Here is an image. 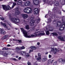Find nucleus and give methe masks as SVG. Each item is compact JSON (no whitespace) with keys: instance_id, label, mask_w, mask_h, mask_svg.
<instances>
[{"instance_id":"37","label":"nucleus","mask_w":65,"mask_h":65,"mask_svg":"<svg viewBox=\"0 0 65 65\" xmlns=\"http://www.w3.org/2000/svg\"><path fill=\"white\" fill-rule=\"evenodd\" d=\"M3 52H2V51H0V54H2V55H3Z\"/></svg>"},{"instance_id":"17","label":"nucleus","mask_w":65,"mask_h":65,"mask_svg":"<svg viewBox=\"0 0 65 65\" xmlns=\"http://www.w3.org/2000/svg\"><path fill=\"white\" fill-rule=\"evenodd\" d=\"M58 38L59 39H60L61 41H64V37H63L61 36H59L58 37Z\"/></svg>"},{"instance_id":"63","label":"nucleus","mask_w":65,"mask_h":65,"mask_svg":"<svg viewBox=\"0 0 65 65\" xmlns=\"http://www.w3.org/2000/svg\"><path fill=\"white\" fill-rule=\"evenodd\" d=\"M59 50H60V51H62V50H61V49H60Z\"/></svg>"},{"instance_id":"21","label":"nucleus","mask_w":65,"mask_h":65,"mask_svg":"<svg viewBox=\"0 0 65 65\" xmlns=\"http://www.w3.org/2000/svg\"><path fill=\"white\" fill-rule=\"evenodd\" d=\"M21 54L23 55V56H25L26 55V52H24V51H22L21 52Z\"/></svg>"},{"instance_id":"60","label":"nucleus","mask_w":65,"mask_h":65,"mask_svg":"<svg viewBox=\"0 0 65 65\" xmlns=\"http://www.w3.org/2000/svg\"><path fill=\"white\" fill-rule=\"evenodd\" d=\"M2 30V29H1V28H0V31H1Z\"/></svg>"},{"instance_id":"20","label":"nucleus","mask_w":65,"mask_h":65,"mask_svg":"<svg viewBox=\"0 0 65 65\" xmlns=\"http://www.w3.org/2000/svg\"><path fill=\"white\" fill-rule=\"evenodd\" d=\"M16 3H13L12 5V6L11 8V9H13V7H14V6H15L16 5Z\"/></svg>"},{"instance_id":"47","label":"nucleus","mask_w":65,"mask_h":65,"mask_svg":"<svg viewBox=\"0 0 65 65\" xmlns=\"http://www.w3.org/2000/svg\"><path fill=\"white\" fill-rule=\"evenodd\" d=\"M28 21H29V20H27L26 21H24V22H25V23H27V22H28Z\"/></svg>"},{"instance_id":"3","label":"nucleus","mask_w":65,"mask_h":65,"mask_svg":"<svg viewBox=\"0 0 65 65\" xmlns=\"http://www.w3.org/2000/svg\"><path fill=\"white\" fill-rule=\"evenodd\" d=\"M23 11L26 13L29 14V13H32L33 12V9L30 7H27L24 9Z\"/></svg>"},{"instance_id":"43","label":"nucleus","mask_w":65,"mask_h":65,"mask_svg":"<svg viewBox=\"0 0 65 65\" xmlns=\"http://www.w3.org/2000/svg\"><path fill=\"white\" fill-rule=\"evenodd\" d=\"M6 39L5 36H4L2 38V39Z\"/></svg>"},{"instance_id":"5","label":"nucleus","mask_w":65,"mask_h":65,"mask_svg":"<svg viewBox=\"0 0 65 65\" xmlns=\"http://www.w3.org/2000/svg\"><path fill=\"white\" fill-rule=\"evenodd\" d=\"M48 27L50 29H49V30L47 31L46 32V34L47 35H48L49 34H50V32L49 31H52L54 30V29L53 28L51 27V26L50 25H48ZM51 27V28H50Z\"/></svg>"},{"instance_id":"1","label":"nucleus","mask_w":65,"mask_h":65,"mask_svg":"<svg viewBox=\"0 0 65 65\" xmlns=\"http://www.w3.org/2000/svg\"><path fill=\"white\" fill-rule=\"evenodd\" d=\"M21 31L23 32V33L24 35V36L25 37L27 38H31V37H37L39 36H41V35H44L45 34L44 33H40V31H36V32L34 33V35H31L30 36H28V33L27 32L26 30H25L23 28H21Z\"/></svg>"},{"instance_id":"38","label":"nucleus","mask_w":65,"mask_h":65,"mask_svg":"<svg viewBox=\"0 0 65 65\" xmlns=\"http://www.w3.org/2000/svg\"><path fill=\"white\" fill-rule=\"evenodd\" d=\"M18 41L20 43H21L22 42V40H18Z\"/></svg>"},{"instance_id":"62","label":"nucleus","mask_w":65,"mask_h":65,"mask_svg":"<svg viewBox=\"0 0 65 65\" xmlns=\"http://www.w3.org/2000/svg\"><path fill=\"white\" fill-rule=\"evenodd\" d=\"M13 37H15V35Z\"/></svg>"},{"instance_id":"40","label":"nucleus","mask_w":65,"mask_h":65,"mask_svg":"<svg viewBox=\"0 0 65 65\" xmlns=\"http://www.w3.org/2000/svg\"><path fill=\"white\" fill-rule=\"evenodd\" d=\"M5 38H7L8 37V35H6L5 36Z\"/></svg>"},{"instance_id":"29","label":"nucleus","mask_w":65,"mask_h":65,"mask_svg":"<svg viewBox=\"0 0 65 65\" xmlns=\"http://www.w3.org/2000/svg\"><path fill=\"white\" fill-rule=\"evenodd\" d=\"M8 50V48H3L2 49V50Z\"/></svg>"},{"instance_id":"28","label":"nucleus","mask_w":65,"mask_h":65,"mask_svg":"<svg viewBox=\"0 0 65 65\" xmlns=\"http://www.w3.org/2000/svg\"><path fill=\"white\" fill-rule=\"evenodd\" d=\"M37 60H41V57H39L37 58Z\"/></svg>"},{"instance_id":"10","label":"nucleus","mask_w":65,"mask_h":65,"mask_svg":"<svg viewBox=\"0 0 65 65\" xmlns=\"http://www.w3.org/2000/svg\"><path fill=\"white\" fill-rule=\"evenodd\" d=\"M34 11V13L35 15H36L39 13V9L38 8H35Z\"/></svg>"},{"instance_id":"51","label":"nucleus","mask_w":65,"mask_h":65,"mask_svg":"<svg viewBox=\"0 0 65 65\" xmlns=\"http://www.w3.org/2000/svg\"><path fill=\"white\" fill-rule=\"evenodd\" d=\"M13 60H15V61H16V60H17V59H15V58H14L13 59Z\"/></svg>"},{"instance_id":"41","label":"nucleus","mask_w":65,"mask_h":65,"mask_svg":"<svg viewBox=\"0 0 65 65\" xmlns=\"http://www.w3.org/2000/svg\"><path fill=\"white\" fill-rule=\"evenodd\" d=\"M27 64L28 65H31V63L29 62H27Z\"/></svg>"},{"instance_id":"8","label":"nucleus","mask_w":65,"mask_h":65,"mask_svg":"<svg viewBox=\"0 0 65 65\" xmlns=\"http://www.w3.org/2000/svg\"><path fill=\"white\" fill-rule=\"evenodd\" d=\"M65 28V22H63L62 25L59 28V30L60 31L63 30Z\"/></svg>"},{"instance_id":"46","label":"nucleus","mask_w":65,"mask_h":65,"mask_svg":"<svg viewBox=\"0 0 65 65\" xmlns=\"http://www.w3.org/2000/svg\"><path fill=\"white\" fill-rule=\"evenodd\" d=\"M34 64L35 65H37V62H35Z\"/></svg>"},{"instance_id":"27","label":"nucleus","mask_w":65,"mask_h":65,"mask_svg":"<svg viewBox=\"0 0 65 65\" xmlns=\"http://www.w3.org/2000/svg\"><path fill=\"white\" fill-rule=\"evenodd\" d=\"M52 34L54 36H58V34L56 32H53Z\"/></svg>"},{"instance_id":"4","label":"nucleus","mask_w":65,"mask_h":65,"mask_svg":"<svg viewBox=\"0 0 65 65\" xmlns=\"http://www.w3.org/2000/svg\"><path fill=\"white\" fill-rule=\"evenodd\" d=\"M2 7L4 10H9L11 8H10L9 5L6 6L5 5H3Z\"/></svg>"},{"instance_id":"23","label":"nucleus","mask_w":65,"mask_h":65,"mask_svg":"<svg viewBox=\"0 0 65 65\" xmlns=\"http://www.w3.org/2000/svg\"><path fill=\"white\" fill-rule=\"evenodd\" d=\"M54 4H55V5L56 6L59 5V3L58 2H55Z\"/></svg>"},{"instance_id":"36","label":"nucleus","mask_w":65,"mask_h":65,"mask_svg":"<svg viewBox=\"0 0 65 65\" xmlns=\"http://www.w3.org/2000/svg\"><path fill=\"white\" fill-rule=\"evenodd\" d=\"M50 4L51 5H52V4H53V2L51 1L50 2H49Z\"/></svg>"},{"instance_id":"55","label":"nucleus","mask_w":65,"mask_h":65,"mask_svg":"<svg viewBox=\"0 0 65 65\" xmlns=\"http://www.w3.org/2000/svg\"><path fill=\"white\" fill-rule=\"evenodd\" d=\"M21 57H19V60H21Z\"/></svg>"},{"instance_id":"16","label":"nucleus","mask_w":65,"mask_h":65,"mask_svg":"<svg viewBox=\"0 0 65 65\" xmlns=\"http://www.w3.org/2000/svg\"><path fill=\"white\" fill-rule=\"evenodd\" d=\"M6 33L5 31H4V29L2 28V30H1V32H0V34H1L3 35H4V34H5Z\"/></svg>"},{"instance_id":"2","label":"nucleus","mask_w":65,"mask_h":65,"mask_svg":"<svg viewBox=\"0 0 65 65\" xmlns=\"http://www.w3.org/2000/svg\"><path fill=\"white\" fill-rule=\"evenodd\" d=\"M20 13V12L18 10L16 11V12L15 13H13L12 14V15H10L9 16V19L11 21L13 22L15 24H17L20 22V20L18 19L15 18L14 17H17L18 15H19Z\"/></svg>"},{"instance_id":"48","label":"nucleus","mask_w":65,"mask_h":65,"mask_svg":"<svg viewBox=\"0 0 65 65\" xmlns=\"http://www.w3.org/2000/svg\"><path fill=\"white\" fill-rule=\"evenodd\" d=\"M47 16H48V15L47 14L45 16V17L46 18H47Z\"/></svg>"},{"instance_id":"42","label":"nucleus","mask_w":65,"mask_h":65,"mask_svg":"<svg viewBox=\"0 0 65 65\" xmlns=\"http://www.w3.org/2000/svg\"><path fill=\"white\" fill-rule=\"evenodd\" d=\"M25 55L26 56V57H29L30 56V55H29V54H27L26 55Z\"/></svg>"},{"instance_id":"7","label":"nucleus","mask_w":65,"mask_h":65,"mask_svg":"<svg viewBox=\"0 0 65 65\" xmlns=\"http://www.w3.org/2000/svg\"><path fill=\"white\" fill-rule=\"evenodd\" d=\"M40 3L39 0H33V3L35 5H37L39 4H40Z\"/></svg>"},{"instance_id":"25","label":"nucleus","mask_w":65,"mask_h":65,"mask_svg":"<svg viewBox=\"0 0 65 65\" xmlns=\"http://www.w3.org/2000/svg\"><path fill=\"white\" fill-rule=\"evenodd\" d=\"M25 28L27 30H29L30 29V27H29V25H27L25 26Z\"/></svg>"},{"instance_id":"49","label":"nucleus","mask_w":65,"mask_h":65,"mask_svg":"<svg viewBox=\"0 0 65 65\" xmlns=\"http://www.w3.org/2000/svg\"><path fill=\"white\" fill-rule=\"evenodd\" d=\"M48 53V52H46L45 53V55H46V54H47Z\"/></svg>"},{"instance_id":"13","label":"nucleus","mask_w":65,"mask_h":65,"mask_svg":"<svg viewBox=\"0 0 65 65\" xmlns=\"http://www.w3.org/2000/svg\"><path fill=\"white\" fill-rule=\"evenodd\" d=\"M31 4V2L29 1H27L24 3V6H29Z\"/></svg>"},{"instance_id":"31","label":"nucleus","mask_w":65,"mask_h":65,"mask_svg":"<svg viewBox=\"0 0 65 65\" xmlns=\"http://www.w3.org/2000/svg\"><path fill=\"white\" fill-rule=\"evenodd\" d=\"M40 21V19L39 18L37 20H36V21L37 22V23H39V21Z\"/></svg>"},{"instance_id":"14","label":"nucleus","mask_w":65,"mask_h":65,"mask_svg":"<svg viewBox=\"0 0 65 65\" xmlns=\"http://www.w3.org/2000/svg\"><path fill=\"white\" fill-rule=\"evenodd\" d=\"M21 15L22 16L23 18L25 19H27L28 18V17H29L28 15L25 14H21Z\"/></svg>"},{"instance_id":"59","label":"nucleus","mask_w":65,"mask_h":65,"mask_svg":"<svg viewBox=\"0 0 65 65\" xmlns=\"http://www.w3.org/2000/svg\"><path fill=\"white\" fill-rule=\"evenodd\" d=\"M17 0H14V1H15V2H17Z\"/></svg>"},{"instance_id":"34","label":"nucleus","mask_w":65,"mask_h":65,"mask_svg":"<svg viewBox=\"0 0 65 65\" xmlns=\"http://www.w3.org/2000/svg\"><path fill=\"white\" fill-rule=\"evenodd\" d=\"M38 56L39 57H41V54H40V53H38Z\"/></svg>"},{"instance_id":"35","label":"nucleus","mask_w":65,"mask_h":65,"mask_svg":"<svg viewBox=\"0 0 65 65\" xmlns=\"http://www.w3.org/2000/svg\"><path fill=\"white\" fill-rule=\"evenodd\" d=\"M16 49L17 50H20V48L19 47H16Z\"/></svg>"},{"instance_id":"9","label":"nucleus","mask_w":65,"mask_h":65,"mask_svg":"<svg viewBox=\"0 0 65 65\" xmlns=\"http://www.w3.org/2000/svg\"><path fill=\"white\" fill-rule=\"evenodd\" d=\"M1 25H2V26H3V27H5V28L7 29H8V30H10V28H8V27L6 26V23H2V22H1Z\"/></svg>"},{"instance_id":"30","label":"nucleus","mask_w":65,"mask_h":65,"mask_svg":"<svg viewBox=\"0 0 65 65\" xmlns=\"http://www.w3.org/2000/svg\"><path fill=\"white\" fill-rule=\"evenodd\" d=\"M62 61V58H60L59 59V62H61Z\"/></svg>"},{"instance_id":"26","label":"nucleus","mask_w":65,"mask_h":65,"mask_svg":"<svg viewBox=\"0 0 65 65\" xmlns=\"http://www.w3.org/2000/svg\"><path fill=\"white\" fill-rule=\"evenodd\" d=\"M61 63L62 64L65 63V59L64 58L62 59Z\"/></svg>"},{"instance_id":"58","label":"nucleus","mask_w":65,"mask_h":65,"mask_svg":"<svg viewBox=\"0 0 65 65\" xmlns=\"http://www.w3.org/2000/svg\"><path fill=\"white\" fill-rule=\"evenodd\" d=\"M56 33H58V34H59L60 32H56Z\"/></svg>"},{"instance_id":"19","label":"nucleus","mask_w":65,"mask_h":65,"mask_svg":"<svg viewBox=\"0 0 65 65\" xmlns=\"http://www.w3.org/2000/svg\"><path fill=\"white\" fill-rule=\"evenodd\" d=\"M56 25L57 27L61 26V22H58L56 23Z\"/></svg>"},{"instance_id":"15","label":"nucleus","mask_w":65,"mask_h":65,"mask_svg":"<svg viewBox=\"0 0 65 65\" xmlns=\"http://www.w3.org/2000/svg\"><path fill=\"white\" fill-rule=\"evenodd\" d=\"M30 48H31V49H32L29 50V53H30L31 52H33V50H36V47H35V46H31L30 47Z\"/></svg>"},{"instance_id":"54","label":"nucleus","mask_w":65,"mask_h":65,"mask_svg":"<svg viewBox=\"0 0 65 65\" xmlns=\"http://www.w3.org/2000/svg\"><path fill=\"white\" fill-rule=\"evenodd\" d=\"M55 9H57V8H54L53 9H54V10H55Z\"/></svg>"},{"instance_id":"56","label":"nucleus","mask_w":65,"mask_h":65,"mask_svg":"<svg viewBox=\"0 0 65 65\" xmlns=\"http://www.w3.org/2000/svg\"><path fill=\"white\" fill-rule=\"evenodd\" d=\"M18 57H19V56H16V58H18Z\"/></svg>"},{"instance_id":"57","label":"nucleus","mask_w":65,"mask_h":65,"mask_svg":"<svg viewBox=\"0 0 65 65\" xmlns=\"http://www.w3.org/2000/svg\"><path fill=\"white\" fill-rule=\"evenodd\" d=\"M59 13L60 14H61V11H60V13Z\"/></svg>"},{"instance_id":"12","label":"nucleus","mask_w":65,"mask_h":65,"mask_svg":"<svg viewBox=\"0 0 65 65\" xmlns=\"http://www.w3.org/2000/svg\"><path fill=\"white\" fill-rule=\"evenodd\" d=\"M10 51H8L6 52H3V55L4 56H7V55H10Z\"/></svg>"},{"instance_id":"64","label":"nucleus","mask_w":65,"mask_h":65,"mask_svg":"<svg viewBox=\"0 0 65 65\" xmlns=\"http://www.w3.org/2000/svg\"><path fill=\"white\" fill-rule=\"evenodd\" d=\"M63 12H65V10H63Z\"/></svg>"},{"instance_id":"50","label":"nucleus","mask_w":65,"mask_h":65,"mask_svg":"<svg viewBox=\"0 0 65 65\" xmlns=\"http://www.w3.org/2000/svg\"><path fill=\"white\" fill-rule=\"evenodd\" d=\"M12 39L13 40V41H17V40H14V39Z\"/></svg>"},{"instance_id":"18","label":"nucleus","mask_w":65,"mask_h":65,"mask_svg":"<svg viewBox=\"0 0 65 65\" xmlns=\"http://www.w3.org/2000/svg\"><path fill=\"white\" fill-rule=\"evenodd\" d=\"M23 3V2L22 0H19L17 2V4L18 5H21Z\"/></svg>"},{"instance_id":"53","label":"nucleus","mask_w":65,"mask_h":65,"mask_svg":"<svg viewBox=\"0 0 65 65\" xmlns=\"http://www.w3.org/2000/svg\"><path fill=\"white\" fill-rule=\"evenodd\" d=\"M37 44L38 45H39V44H40V43H39V42H38L37 43Z\"/></svg>"},{"instance_id":"6","label":"nucleus","mask_w":65,"mask_h":65,"mask_svg":"<svg viewBox=\"0 0 65 65\" xmlns=\"http://www.w3.org/2000/svg\"><path fill=\"white\" fill-rule=\"evenodd\" d=\"M33 18L32 17L30 18V20H31V21L29 23V24L30 26H33V25H34L35 21L34 20H33Z\"/></svg>"},{"instance_id":"22","label":"nucleus","mask_w":65,"mask_h":65,"mask_svg":"<svg viewBox=\"0 0 65 65\" xmlns=\"http://www.w3.org/2000/svg\"><path fill=\"white\" fill-rule=\"evenodd\" d=\"M47 60V59L46 58V57L45 56L44 57V58H43L42 59V61L43 62H44L45 61H46Z\"/></svg>"},{"instance_id":"24","label":"nucleus","mask_w":65,"mask_h":65,"mask_svg":"<svg viewBox=\"0 0 65 65\" xmlns=\"http://www.w3.org/2000/svg\"><path fill=\"white\" fill-rule=\"evenodd\" d=\"M54 60H51V59H49L48 60V62L49 63H53V62H54Z\"/></svg>"},{"instance_id":"45","label":"nucleus","mask_w":65,"mask_h":65,"mask_svg":"<svg viewBox=\"0 0 65 65\" xmlns=\"http://www.w3.org/2000/svg\"><path fill=\"white\" fill-rule=\"evenodd\" d=\"M56 64H57V62H55L54 63L53 65H56Z\"/></svg>"},{"instance_id":"11","label":"nucleus","mask_w":65,"mask_h":65,"mask_svg":"<svg viewBox=\"0 0 65 65\" xmlns=\"http://www.w3.org/2000/svg\"><path fill=\"white\" fill-rule=\"evenodd\" d=\"M51 51L53 52L54 53V54H56L57 52H59V50L56 48H55V49L52 48L51 49Z\"/></svg>"},{"instance_id":"61","label":"nucleus","mask_w":65,"mask_h":65,"mask_svg":"<svg viewBox=\"0 0 65 65\" xmlns=\"http://www.w3.org/2000/svg\"><path fill=\"white\" fill-rule=\"evenodd\" d=\"M15 29L16 30H18V28H15Z\"/></svg>"},{"instance_id":"32","label":"nucleus","mask_w":65,"mask_h":65,"mask_svg":"<svg viewBox=\"0 0 65 65\" xmlns=\"http://www.w3.org/2000/svg\"><path fill=\"white\" fill-rule=\"evenodd\" d=\"M48 21L49 22H47V24H48V23H50V22H51V19H48Z\"/></svg>"},{"instance_id":"33","label":"nucleus","mask_w":65,"mask_h":65,"mask_svg":"<svg viewBox=\"0 0 65 65\" xmlns=\"http://www.w3.org/2000/svg\"><path fill=\"white\" fill-rule=\"evenodd\" d=\"M21 50H23V49H25V47L24 46H22L21 47Z\"/></svg>"},{"instance_id":"39","label":"nucleus","mask_w":65,"mask_h":65,"mask_svg":"<svg viewBox=\"0 0 65 65\" xmlns=\"http://www.w3.org/2000/svg\"><path fill=\"white\" fill-rule=\"evenodd\" d=\"M0 19L1 20H4V18L2 17H0Z\"/></svg>"},{"instance_id":"44","label":"nucleus","mask_w":65,"mask_h":65,"mask_svg":"<svg viewBox=\"0 0 65 65\" xmlns=\"http://www.w3.org/2000/svg\"><path fill=\"white\" fill-rule=\"evenodd\" d=\"M51 57H52V55H49V58H51Z\"/></svg>"},{"instance_id":"52","label":"nucleus","mask_w":65,"mask_h":65,"mask_svg":"<svg viewBox=\"0 0 65 65\" xmlns=\"http://www.w3.org/2000/svg\"><path fill=\"white\" fill-rule=\"evenodd\" d=\"M7 46H10L11 45H10L8 44V45H7Z\"/></svg>"}]
</instances>
